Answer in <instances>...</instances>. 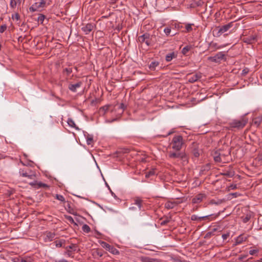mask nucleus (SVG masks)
<instances>
[{"label": "nucleus", "instance_id": "nucleus-1", "mask_svg": "<svg viewBox=\"0 0 262 262\" xmlns=\"http://www.w3.org/2000/svg\"><path fill=\"white\" fill-rule=\"evenodd\" d=\"M247 121L245 119H235L229 123V127L231 129L236 128L240 129L243 128L247 124Z\"/></svg>", "mask_w": 262, "mask_h": 262}, {"label": "nucleus", "instance_id": "nucleus-2", "mask_svg": "<svg viewBox=\"0 0 262 262\" xmlns=\"http://www.w3.org/2000/svg\"><path fill=\"white\" fill-rule=\"evenodd\" d=\"M183 144V138L181 136H175L172 140V148L175 150L179 151Z\"/></svg>", "mask_w": 262, "mask_h": 262}, {"label": "nucleus", "instance_id": "nucleus-3", "mask_svg": "<svg viewBox=\"0 0 262 262\" xmlns=\"http://www.w3.org/2000/svg\"><path fill=\"white\" fill-rule=\"evenodd\" d=\"M46 5V2L44 0H40L39 2L33 4L30 8L29 10L34 12L36 11H40Z\"/></svg>", "mask_w": 262, "mask_h": 262}, {"label": "nucleus", "instance_id": "nucleus-4", "mask_svg": "<svg viewBox=\"0 0 262 262\" xmlns=\"http://www.w3.org/2000/svg\"><path fill=\"white\" fill-rule=\"evenodd\" d=\"M101 245L103 248H105L107 250L113 254L118 255L119 254V251L117 249L105 242H102L101 243Z\"/></svg>", "mask_w": 262, "mask_h": 262}, {"label": "nucleus", "instance_id": "nucleus-5", "mask_svg": "<svg viewBox=\"0 0 262 262\" xmlns=\"http://www.w3.org/2000/svg\"><path fill=\"white\" fill-rule=\"evenodd\" d=\"M29 184L33 186L34 188H43L46 189L49 188V186L45 183H43L41 182L34 181L32 182H30Z\"/></svg>", "mask_w": 262, "mask_h": 262}, {"label": "nucleus", "instance_id": "nucleus-6", "mask_svg": "<svg viewBox=\"0 0 262 262\" xmlns=\"http://www.w3.org/2000/svg\"><path fill=\"white\" fill-rule=\"evenodd\" d=\"M233 23L230 22L220 27L217 32L218 35H221L222 34L229 30V29L233 26Z\"/></svg>", "mask_w": 262, "mask_h": 262}, {"label": "nucleus", "instance_id": "nucleus-7", "mask_svg": "<svg viewBox=\"0 0 262 262\" xmlns=\"http://www.w3.org/2000/svg\"><path fill=\"white\" fill-rule=\"evenodd\" d=\"M95 26L93 24L89 23L84 25L81 30L85 34H89L94 29Z\"/></svg>", "mask_w": 262, "mask_h": 262}, {"label": "nucleus", "instance_id": "nucleus-8", "mask_svg": "<svg viewBox=\"0 0 262 262\" xmlns=\"http://www.w3.org/2000/svg\"><path fill=\"white\" fill-rule=\"evenodd\" d=\"M202 77L201 73H198L195 74H192L189 76L188 81L190 83H193L198 81Z\"/></svg>", "mask_w": 262, "mask_h": 262}, {"label": "nucleus", "instance_id": "nucleus-9", "mask_svg": "<svg viewBox=\"0 0 262 262\" xmlns=\"http://www.w3.org/2000/svg\"><path fill=\"white\" fill-rule=\"evenodd\" d=\"M212 156L216 162H220L222 161L223 155L219 150H216L212 153Z\"/></svg>", "mask_w": 262, "mask_h": 262}, {"label": "nucleus", "instance_id": "nucleus-10", "mask_svg": "<svg viewBox=\"0 0 262 262\" xmlns=\"http://www.w3.org/2000/svg\"><path fill=\"white\" fill-rule=\"evenodd\" d=\"M82 83L81 81H79L75 84H70L68 86L69 89L73 92H76L77 91V89L79 88Z\"/></svg>", "mask_w": 262, "mask_h": 262}, {"label": "nucleus", "instance_id": "nucleus-11", "mask_svg": "<svg viewBox=\"0 0 262 262\" xmlns=\"http://www.w3.org/2000/svg\"><path fill=\"white\" fill-rule=\"evenodd\" d=\"M149 38V34H144L143 35L139 37V40L141 42H145L147 46L150 45L149 41L148 40Z\"/></svg>", "mask_w": 262, "mask_h": 262}, {"label": "nucleus", "instance_id": "nucleus-12", "mask_svg": "<svg viewBox=\"0 0 262 262\" xmlns=\"http://www.w3.org/2000/svg\"><path fill=\"white\" fill-rule=\"evenodd\" d=\"M180 202L175 201L174 200L167 201L165 204V207L167 209H172L179 204Z\"/></svg>", "mask_w": 262, "mask_h": 262}, {"label": "nucleus", "instance_id": "nucleus-13", "mask_svg": "<svg viewBox=\"0 0 262 262\" xmlns=\"http://www.w3.org/2000/svg\"><path fill=\"white\" fill-rule=\"evenodd\" d=\"M55 234L54 233L48 232L46 233L44 237V241L45 242H49L53 241L54 239Z\"/></svg>", "mask_w": 262, "mask_h": 262}, {"label": "nucleus", "instance_id": "nucleus-14", "mask_svg": "<svg viewBox=\"0 0 262 262\" xmlns=\"http://www.w3.org/2000/svg\"><path fill=\"white\" fill-rule=\"evenodd\" d=\"M183 152H174L170 151L168 156L170 159H180Z\"/></svg>", "mask_w": 262, "mask_h": 262}, {"label": "nucleus", "instance_id": "nucleus-15", "mask_svg": "<svg viewBox=\"0 0 262 262\" xmlns=\"http://www.w3.org/2000/svg\"><path fill=\"white\" fill-rule=\"evenodd\" d=\"M92 255L95 258H98L103 255V252L99 250H95L92 252Z\"/></svg>", "mask_w": 262, "mask_h": 262}, {"label": "nucleus", "instance_id": "nucleus-16", "mask_svg": "<svg viewBox=\"0 0 262 262\" xmlns=\"http://www.w3.org/2000/svg\"><path fill=\"white\" fill-rule=\"evenodd\" d=\"M159 66V62L157 61H152L149 65V69L151 71H155L156 70L157 67Z\"/></svg>", "mask_w": 262, "mask_h": 262}, {"label": "nucleus", "instance_id": "nucleus-17", "mask_svg": "<svg viewBox=\"0 0 262 262\" xmlns=\"http://www.w3.org/2000/svg\"><path fill=\"white\" fill-rule=\"evenodd\" d=\"M180 160L181 161L182 164L183 165L187 164L188 162V158L186 154L183 152Z\"/></svg>", "mask_w": 262, "mask_h": 262}, {"label": "nucleus", "instance_id": "nucleus-18", "mask_svg": "<svg viewBox=\"0 0 262 262\" xmlns=\"http://www.w3.org/2000/svg\"><path fill=\"white\" fill-rule=\"evenodd\" d=\"M225 201H226L225 199H217V200L212 199L210 201L209 204H215L216 205H219L224 203Z\"/></svg>", "mask_w": 262, "mask_h": 262}, {"label": "nucleus", "instance_id": "nucleus-19", "mask_svg": "<svg viewBox=\"0 0 262 262\" xmlns=\"http://www.w3.org/2000/svg\"><path fill=\"white\" fill-rule=\"evenodd\" d=\"M251 217V212H248L246 215H244L241 217L242 221L244 223H247Z\"/></svg>", "mask_w": 262, "mask_h": 262}, {"label": "nucleus", "instance_id": "nucleus-20", "mask_svg": "<svg viewBox=\"0 0 262 262\" xmlns=\"http://www.w3.org/2000/svg\"><path fill=\"white\" fill-rule=\"evenodd\" d=\"M84 136L86 140V143L88 145H92L93 143V137L88 134H84Z\"/></svg>", "mask_w": 262, "mask_h": 262}, {"label": "nucleus", "instance_id": "nucleus-21", "mask_svg": "<svg viewBox=\"0 0 262 262\" xmlns=\"http://www.w3.org/2000/svg\"><path fill=\"white\" fill-rule=\"evenodd\" d=\"M21 175L23 177H27L30 179H32L35 177V174L34 172H31V171H30L29 173L27 172H23L21 173Z\"/></svg>", "mask_w": 262, "mask_h": 262}, {"label": "nucleus", "instance_id": "nucleus-22", "mask_svg": "<svg viewBox=\"0 0 262 262\" xmlns=\"http://www.w3.org/2000/svg\"><path fill=\"white\" fill-rule=\"evenodd\" d=\"M68 125L73 128H75L77 130H79V128L76 126L74 121L71 118H69L67 120Z\"/></svg>", "mask_w": 262, "mask_h": 262}, {"label": "nucleus", "instance_id": "nucleus-23", "mask_svg": "<svg viewBox=\"0 0 262 262\" xmlns=\"http://www.w3.org/2000/svg\"><path fill=\"white\" fill-rule=\"evenodd\" d=\"M210 47L213 48L214 50L223 48L225 46H219L216 42H211L210 43Z\"/></svg>", "mask_w": 262, "mask_h": 262}, {"label": "nucleus", "instance_id": "nucleus-24", "mask_svg": "<svg viewBox=\"0 0 262 262\" xmlns=\"http://www.w3.org/2000/svg\"><path fill=\"white\" fill-rule=\"evenodd\" d=\"M142 261L143 262H161L160 260L150 258L149 257H145L144 258H142Z\"/></svg>", "mask_w": 262, "mask_h": 262}, {"label": "nucleus", "instance_id": "nucleus-25", "mask_svg": "<svg viewBox=\"0 0 262 262\" xmlns=\"http://www.w3.org/2000/svg\"><path fill=\"white\" fill-rule=\"evenodd\" d=\"M215 56L218 62L224 58L225 54L223 53V52H220L217 53Z\"/></svg>", "mask_w": 262, "mask_h": 262}, {"label": "nucleus", "instance_id": "nucleus-26", "mask_svg": "<svg viewBox=\"0 0 262 262\" xmlns=\"http://www.w3.org/2000/svg\"><path fill=\"white\" fill-rule=\"evenodd\" d=\"M174 56V54L173 52L168 53V54L166 55L165 59L168 62L170 61L173 59Z\"/></svg>", "mask_w": 262, "mask_h": 262}, {"label": "nucleus", "instance_id": "nucleus-27", "mask_svg": "<svg viewBox=\"0 0 262 262\" xmlns=\"http://www.w3.org/2000/svg\"><path fill=\"white\" fill-rule=\"evenodd\" d=\"M206 216H203V217H199L196 215L193 214L191 215V219L192 221H201L203 219L205 218Z\"/></svg>", "mask_w": 262, "mask_h": 262}, {"label": "nucleus", "instance_id": "nucleus-28", "mask_svg": "<svg viewBox=\"0 0 262 262\" xmlns=\"http://www.w3.org/2000/svg\"><path fill=\"white\" fill-rule=\"evenodd\" d=\"M261 118H255L253 120V123L255 124L256 126H258L261 122Z\"/></svg>", "mask_w": 262, "mask_h": 262}, {"label": "nucleus", "instance_id": "nucleus-29", "mask_svg": "<svg viewBox=\"0 0 262 262\" xmlns=\"http://www.w3.org/2000/svg\"><path fill=\"white\" fill-rule=\"evenodd\" d=\"M82 229L85 233H89L91 231L90 227L86 224L82 226Z\"/></svg>", "mask_w": 262, "mask_h": 262}, {"label": "nucleus", "instance_id": "nucleus-30", "mask_svg": "<svg viewBox=\"0 0 262 262\" xmlns=\"http://www.w3.org/2000/svg\"><path fill=\"white\" fill-rule=\"evenodd\" d=\"M193 25L192 24H187L186 25L185 28L187 32H189L192 30V26Z\"/></svg>", "mask_w": 262, "mask_h": 262}, {"label": "nucleus", "instance_id": "nucleus-31", "mask_svg": "<svg viewBox=\"0 0 262 262\" xmlns=\"http://www.w3.org/2000/svg\"><path fill=\"white\" fill-rule=\"evenodd\" d=\"M202 201V198H193L192 203L193 204L198 203Z\"/></svg>", "mask_w": 262, "mask_h": 262}, {"label": "nucleus", "instance_id": "nucleus-32", "mask_svg": "<svg viewBox=\"0 0 262 262\" xmlns=\"http://www.w3.org/2000/svg\"><path fill=\"white\" fill-rule=\"evenodd\" d=\"M245 240H246V238H245V239H244V238L241 235H240L237 237V238L236 239V243L237 244H239L242 243L243 241H245Z\"/></svg>", "mask_w": 262, "mask_h": 262}, {"label": "nucleus", "instance_id": "nucleus-33", "mask_svg": "<svg viewBox=\"0 0 262 262\" xmlns=\"http://www.w3.org/2000/svg\"><path fill=\"white\" fill-rule=\"evenodd\" d=\"M77 246L76 244H71V245L68 246L66 247L67 249H72L74 251H75L76 250Z\"/></svg>", "mask_w": 262, "mask_h": 262}, {"label": "nucleus", "instance_id": "nucleus-34", "mask_svg": "<svg viewBox=\"0 0 262 262\" xmlns=\"http://www.w3.org/2000/svg\"><path fill=\"white\" fill-rule=\"evenodd\" d=\"M45 16L44 15L40 14L38 17L37 20L38 22L42 24L45 19Z\"/></svg>", "mask_w": 262, "mask_h": 262}, {"label": "nucleus", "instance_id": "nucleus-35", "mask_svg": "<svg viewBox=\"0 0 262 262\" xmlns=\"http://www.w3.org/2000/svg\"><path fill=\"white\" fill-rule=\"evenodd\" d=\"M64 241L63 240H59V241H56L55 242V245L57 247H61L62 246V244Z\"/></svg>", "mask_w": 262, "mask_h": 262}, {"label": "nucleus", "instance_id": "nucleus-36", "mask_svg": "<svg viewBox=\"0 0 262 262\" xmlns=\"http://www.w3.org/2000/svg\"><path fill=\"white\" fill-rule=\"evenodd\" d=\"M66 219L71 224H74L75 225H77V224L75 223L74 219H73V217L72 216H67Z\"/></svg>", "mask_w": 262, "mask_h": 262}, {"label": "nucleus", "instance_id": "nucleus-37", "mask_svg": "<svg viewBox=\"0 0 262 262\" xmlns=\"http://www.w3.org/2000/svg\"><path fill=\"white\" fill-rule=\"evenodd\" d=\"M164 32L166 35H169L171 32V29L169 27H166L164 29Z\"/></svg>", "mask_w": 262, "mask_h": 262}, {"label": "nucleus", "instance_id": "nucleus-38", "mask_svg": "<svg viewBox=\"0 0 262 262\" xmlns=\"http://www.w3.org/2000/svg\"><path fill=\"white\" fill-rule=\"evenodd\" d=\"M155 174V172L154 170H150L146 173V177L148 178L151 176H153Z\"/></svg>", "mask_w": 262, "mask_h": 262}, {"label": "nucleus", "instance_id": "nucleus-39", "mask_svg": "<svg viewBox=\"0 0 262 262\" xmlns=\"http://www.w3.org/2000/svg\"><path fill=\"white\" fill-rule=\"evenodd\" d=\"M223 174L229 177H232L233 176V172L230 171L225 172L224 173H223Z\"/></svg>", "mask_w": 262, "mask_h": 262}, {"label": "nucleus", "instance_id": "nucleus-40", "mask_svg": "<svg viewBox=\"0 0 262 262\" xmlns=\"http://www.w3.org/2000/svg\"><path fill=\"white\" fill-rule=\"evenodd\" d=\"M12 18L13 20L15 19L18 20L19 19V16L18 13H15L14 14L12 15Z\"/></svg>", "mask_w": 262, "mask_h": 262}, {"label": "nucleus", "instance_id": "nucleus-41", "mask_svg": "<svg viewBox=\"0 0 262 262\" xmlns=\"http://www.w3.org/2000/svg\"><path fill=\"white\" fill-rule=\"evenodd\" d=\"M10 5L12 8H14L16 6V2L15 0H11Z\"/></svg>", "mask_w": 262, "mask_h": 262}, {"label": "nucleus", "instance_id": "nucleus-42", "mask_svg": "<svg viewBox=\"0 0 262 262\" xmlns=\"http://www.w3.org/2000/svg\"><path fill=\"white\" fill-rule=\"evenodd\" d=\"M135 204L137 205L139 208L141 207V200L140 199H136L135 200Z\"/></svg>", "mask_w": 262, "mask_h": 262}, {"label": "nucleus", "instance_id": "nucleus-43", "mask_svg": "<svg viewBox=\"0 0 262 262\" xmlns=\"http://www.w3.org/2000/svg\"><path fill=\"white\" fill-rule=\"evenodd\" d=\"M189 47H184L183 50H182V53L184 54H186L187 52L189 50Z\"/></svg>", "mask_w": 262, "mask_h": 262}, {"label": "nucleus", "instance_id": "nucleus-44", "mask_svg": "<svg viewBox=\"0 0 262 262\" xmlns=\"http://www.w3.org/2000/svg\"><path fill=\"white\" fill-rule=\"evenodd\" d=\"M258 251V250L257 249L250 250L249 251V254L251 255H253L255 254V253H257Z\"/></svg>", "mask_w": 262, "mask_h": 262}, {"label": "nucleus", "instance_id": "nucleus-45", "mask_svg": "<svg viewBox=\"0 0 262 262\" xmlns=\"http://www.w3.org/2000/svg\"><path fill=\"white\" fill-rule=\"evenodd\" d=\"M208 60H211L212 61L217 62V60L216 59L215 56L212 57H209Z\"/></svg>", "mask_w": 262, "mask_h": 262}, {"label": "nucleus", "instance_id": "nucleus-46", "mask_svg": "<svg viewBox=\"0 0 262 262\" xmlns=\"http://www.w3.org/2000/svg\"><path fill=\"white\" fill-rule=\"evenodd\" d=\"M67 252H66V254L69 257H73L74 256L72 255V253L71 251H70L68 249H67Z\"/></svg>", "mask_w": 262, "mask_h": 262}, {"label": "nucleus", "instance_id": "nucleus-47", "mask_svg": "<svg viewBox=\"0 0 262 262\" xmlns=\"http://www.w3.org/2000/svg\"><path fill=\"white\" fill-rule=\"evenodd\" d=\"M108 109V106H104L100 108V111H104V113L106 112Z\"/></svg>", "mask_w": 262, "mask_h": 262}, {"label": "nucleus", "instance_id": "nucleus-48", "mask_svg": "<svg viewBox=\"0 0 262 262\" xmlns=\"http://www.w3.org/2000/svg\"><path fill=\"white\" fill-rule=\"evenodd\" d=\"M203 4V2L201 0H199L195 2V5L197 6H201Z\"/></svg>", "mask_w": 262, "mask_h": 262}, {"label": "nucleus", "instance_id": "nucleus-49", "mask_svg": "<svg viewBox=\"0 0 262 262\" xmlns=\"http://www.w3.org/2000/svg\"><path fill=\"white\" fill-rule=\"evenodd\" d=\"M222 236L224 240H226L229 236V233L223 234Z\"/></svg>", "mask_w": 262, "mask_h": 262}, {"label": "nucleus", "instance_id": "nucleus-50", "mask_svg": "<svg viewBox=\"0 0 262 262\" xmlns=\"http://www.w3.org/2000/svg\"><path fill=\"white\" fill-rule=\"evenodd\" d=\"M6 29V26H2L0 29V32L3 33Z\"/></svg>", "mask_w": 262, "mask_h": 262}, {"label": "nucleus", "instance_id": "nucleus-51", "mask_svg": "<svg viewBox=\"0 0 262 262\" xmlns=\"http://www.w3.org/2000/svg\"><path fill=\"white\" fill-rule=\"evenodd\" d=\"M65 71H66V72L68 74H70L71 72H72V69L69 68V69H66Z\"/></svg>", "mask_w": 262, "mask_h": 262}, {"label": "nucleus", "instance_id": "nucleus-52", "mask_svg": "<svg viewBox=\"0 0 262 262\" xmlns=\"http://www.w3.org/2000/svg\"><path fill=\"white\" fill-rule=\"evenodd\" d=\"M57 200L61 201V202H65V199H64V198L63 197H62V198H56Z\"/></svg>", "mask_w": 262, "mask_h": 262}, {"label": "nucleus", "instance_id": "nucleus-53", "mask_svg": "<svg viewBox=\"0 0 262 262\" xmlns=\"http://www.w3.org/2000/svg\"><path fill=\"white\" fill-rule=\"evenodd\" d=\"M194 156L195 157H198L199 156V153L198 151H194L193 152Z\"/></svg>", "mask_w": 262, "mask_h": 262}, {"label": "nucleus", "instance_id": "nucleus-54", "mask_svg": "<svg viewBox=\"0 0 262 262\" xmlns=\"http://www.w3.org/2000/svg\"><path fill=\"white\" fill-rule=\"evenodd\" d=\"M248 72V70L247 69H244L243 70V74H246Z\"/></svg>", "mask_w": 262, "mask_h": 262}, {"label": "nucleus", "instance_id": "nucleus-55", "mask_svg": "<svg viewBox=\"0 0 262 262\" xmlns=\"http://www.w3.org/2000/svg\"><path fill=\"white\" fill-rule=\"evenodd\" d=\"M58 262H68V261L64 259H62L59 260Z\"/></svg>", "mask_w": 262, "mask_h": 262}, {"label": "nucleus", "instance_id": "nucleus-56", "mask_svg": "<svg viewBox=\"0 0 262 262\" xmlns=\"http://www.w3.org/2000/svg\"><path fill=\"white\" fill-rule=\"evenodd\" d=\"M120 108L122 110H123L124 108V104L123 103H121L120 106Z\"/></svg>", "mask_w": 262, "mask_h": 262}, {"label": "nucleus", "instance_id": "nucleus-57", "mask_svg": "<svg viewBox=\"0 0 262 262\" xmlns=\"http://www.w3.org/2000/svg\"><path fill=\"white\" fill-rule=\"evenodd\" d=\"M28 201H27V203H30L29 201H31V198L28 197L26 198Z\"/></svg>", "mask_w": 262, "mask_h": 262}, {"label": "nucleus", "instance_id": "nucleus-58", "mask_svg": "<svg viewBox=\"0 0 262 262\" xmlns=\"http://www.w3.org/2000/svg\"><path fill=\"white\" fill-rule=\"evenodd\" d=\"M230 187L231 188V189H234V188L236 187V186L232 185L230 186Z\"/></svg>", "mask_w": 262, "mask_h": 262}, {"label": "nucleus", "instance_id": "nucleus-59", "mask_svg": "<svg viewBox=\"0 0 262 262\" xmlns=\"http://www.w3.org/2000/svg\"><path fill=\"white\" fill-rule=\"evenodd\" d=\"M67 206L69 208H71V206L70 205V204L69 202H67Z\"/></svg>", "mask_w": 262, "mask_h": 262}, {"label": "nucleus", "instance_id": "nucleus-60", "mask_svg": "<svg viewBox=\"0 0 262 262\" xmlns=\"http://www.w3.org/2000/svg\"><path fill=\"white\" fill-rule=\"evenodd\" d=\"M3 155H1V154H0V160H1V159H3Z\"/></svg>", "mask_w": 262, "mask_h": 262}, {"label": "nucleus", "instance_id": "nucleus-61", "mask_svg": "<svg viewBox=\"0 0 262 262\" xmlns=\"http://www.w3.org/2000/svg\"><path fill=\"white\" fill-rule=\"evenodd\" d=\"M111 193H112V195H114V196H116L115 195V194H114V193L112 191H111Z\"/></svg>", "mask_w": 262, "mask_h": 262}, {"label": "nucleus", "instance_id": "nucleus-62", "mask_svg": "<svg viewBox=\"0 0 262 262\" xmlns=\"http://www.w3.org/2000/svg\"><path fill=\"white\" fill-rule=\"evenodd\" d=\"M21 262H27V261L25 259H22Z\"/></svg>", "mask_w": 262, "mask_h": 262}, {"label": "nucleus", "instance_id": "nucleus-63", "mask_svg": "<svg viewBox=\"0 0 262 262\" xmlns=\"http://www.w3.org/2000/svg\"><path fill=\"white\" fill-rule=\"evenodd\" d=\"M258 262H262V259H260L258 260Z\"/></svg>", "mask_w": 262, "mask_h": 262}, {"label": "nucleus", "instance_id": "nucleus-64", "mask_svg": "<svg viewBox=\"0 0 262 262\" xmlns=\"http://www.w3.org/2000/svg\"><path fill=\"white\" fill-rule=\"evenodd\" d=\"M56 196L58 197V196H62L60 195L57 194Z\"/></svg>", "mask_w": 262, "mask_h": 262}]
</instances>
